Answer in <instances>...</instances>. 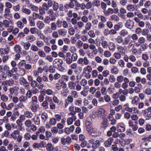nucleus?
Returning a JSON list of instances; mask_svg holds the SVG:
<instances>
[{"label":"nucleus","instance_id":"obj_24","mask_svg":"<svg viewBox=\"0 0 151 151\" xmlns=\"http://www.w3.org/2000/svg\"><path fill=\"white\" fill-rule=\"evenodd\" d=\"M109 47L110 50L114 51L116 48L115 45L113 42H110L109 43Z\"/></svg>","mask_w":151,"mask_h":151},{"label":"nucleus","instance_id":"obj_35","mask_svg":"<svg viewBox=\"0 0 151 151\" xmlns=\"http://www.w3.org/2000/svg\"><path fill=\"white\" fill-rule=\"evenodd\" d=\"M19 100L20 102L23 103L26 100H27V97L22 95L19 97Z\"/></svg>","mask_w":151,"mask_h":151},{"label":"nucleus","instance_id":"obj_30","mask_svg":"<svg viewBox=\"0 0 151 151\" xmlns=\"http://www.w3.org/2000/svg\"><path fill=\"white\" fill-rule=\"evenodd\" d=\"M39 108V105L38 104L33 105L31 106L30 109L34 112H36L37 111V108Z\"/></svg>","mask_w":151,"mask_h":151},{"label":"nucleus","instance_id":"obj_56","mask_svg":"<svg viewBox=\"0 0 151 151\" xmlns=\"http://www.w3.org/2000/svg\"><path fill=\"white\" fill-rule=\"evenodd\" d=\"M78 56L76 53H74L71 56V58L73 61H76L77 59Z\"/></svg>","mask_w":151,"mask_h":151},{"label":"nucleus","instance_id":"obj_8","mask_svg":"<svg viewBox=\"0 0 151 151\" xmlns=\"http://www.w3.org/2000/svg\"><path fill=\"white\" fill-rule=\"evenodd\" d=\"M52 101V99L51 97L46 96L45 98V100L42 103V106L45 109L48 108V103Z\"/></svg>","mask_w":151,"mask_h":151},{"label":"nucleus","instance_id":"obj_1","mask_svg":"<svg viewBox=\"0 0 151 151\" xmlns=\"http://www.w3.org/2000/svg\"><path fill=\"white\" fill-rule=\"evenodd\" d=\"M27 78L28 81L30 82V85L32 87L35 88L37 87L38 89L41 90L44 87L43 84H38L36 81L33 80V78L31 76H28Z\"/></svg>","mask_w":151,"mask_h":151},{"label":"nucleus","instance_id":"obj_40","mask_svg":"<svg viewBox=\"0 0 151 151\" xmlns=\"http://www.w3.org/2000/svg\"><path fill=\"white\" fill-rule=\"evenodd\" d=\"M98 18H100L102 22L105 23L106 22L107 19L106 17L102 15H99L98 16Z\"/></svg>","mask_w":151,"mask_h":151},{"label":"nucleus","instance_id":"obj_13","mask_svg":"<svg viewBox=\"0 0 151 151\" xmlns=\"http://www.w3.org/2000/svg\"><path fill=\"white\" fill-rule=\"evenodd\" d=\"M103 12L105 16H108L114 13V9L111 8H109L107 10H103Z\"/></svg>","mask_w":151,"mask_h":151},{"label":"nucleus","instance_id":"obj_61","mask_svg":"<svg viewBox=\"0 0 151 151\" xmlns=\"http://www.w3.org/2000/svg\"><path fill=\"white\" fill-rule=\"evenodd\" d=\"M9 134V132L7 130H6L4 132L2 133L1 136L2 137H8Z\"/></svg>","mask_w":151,"mask_h":151},{"label":"nucleus","instance_id":"obj_59","mask_svg":"<svg viewBox=\"0 0 151 151\" xmlns=\"http://www.w3.org/2000/svg\"><path fill=\"white\" fill-rule=\"evenodd\" d=\"M144 93L148 95L151 94V89L150 88H146L144 91Z\"/></svg>","mask_w":151,"mask_h":151},{"label":"nucleus","instance_id":"obj_19","mask_svg":"<svg viewBox=\"0 0 151 151\" xmlns=\"http://www.w3.org/2000/svg\"><path fill=\"white\" fill-rule=\"evenodd\" d=\"M68 86L69 88L71 89H75L76 83L72 81L69 82L68 84Z\"/></svg>","mask_w":151,"mask_h":151},{"label":"nucleus","instance_id":"obj_25","mask_svg":"<svg viewBox=\"0 0 151 151\" xmlns=\"http://www.w3.org/2000/svg\"><path fill=\"white\" fill-rule=\"evenodd\" d=\"M5 83L10 86H12L14 83V81L12 79H10L5 81Z\"/></svg>","mask_w":151,"mask_h":151},{"label":"nucleus","instance_id":"obj_51","mask_svg":"<svg viewBox=\"0 0 151 151\" xmlns=\"http://www.w3.org/2000/svg\"><path fill=\"white\" fill-rule=\"evenodd\" d=\"M35 124L39 125L40 123V120L39 117L37 116L35 119H33Z\"/></svg>","mask_w":151,"mask_h":151},{"label":"nucleus","instance_id":"obj_10","mask_svg":"<svg viewBox=\"0 0 151 151\" xmlns=\"http://www.w3.org/2000/svg\"><path fill=\"white\" fill-rule=\"evenodd\" d=\"M113 141L112 137L109 138L107 140L104 142V145L106 147H109L111 145L112 142Z\"/></svg>","mask_w":151,"mask_h":151},{"label":"nucleus","instance_id":"obj_38","mask_svg":"<svg viewBox=\"0 0 151 151\" xmlns=\"http://www.w3.org/2000/svg\"><path fill=\"white\" fill-rule=\"evenodd\" d=\"M44 43L41 40H38L36 41V45L39 47H40L44 45Z\"/></svg>","mask_w":151,"mask_h":151},{"label":"nucleus","instance_id":"obj_9","mask_svg":"<svg viewBox=\"0 0 151 151\" xmlns=\"http://www.w3.org/2000/svg\"><path fill=\"white\" fill-rule=\"evenodd\" d=\"M125 26L127 28L132 29L134 26V22L133 21L131 20L128 19L126 22Z\"/></svg>","mask_w":151,"mask_h":151},{"label":"nucleus","instance_id":"obj_57","mask_svg":"<svg viewBox=\"0 0 151 151\" xmlns=\"http://www.w3.org/2000/svg\"><path fill=\"white\" fill-rule=\"evenodd\" d=\"M17 27L21 29H22L24 27V24L21 21H18L17 22Z\"/></svg>","mask_w":151,"mask_h":151},{"label":"nucleus","instance_id":"obj_17","mask_svg":"<svg viewBox=\"0 0 151 151\" xmlns=\"http://www.w3.org/2000/svg\"><path fill=\"white\" fill-rule=\"evenodd\" d=\"M37 27L40 29H42L45 26L43 22L41 21H39L37 23Z\"/></svg>","mask_w":151,"mask_h":151},{"label":"nucleus","instance_id":"obj_49","mask_svg":"<svg viewBox=\"0 0 151 151\" xmlns=\"http://www.w3.org/2000/svg\"><path fill=\"white\" fill-rule=\"evenodd\" d=\"M43 92H45V93H46L48 95H51L53 93L52 91L50 89H48L47 90L44 89Z\"/></svg>","mask_w":151,"mask_h":151},{"label":"nucleus","instance_id":"obj_37","mask_svg":"<svg viewBox=\"0 0 151 151\" xmlns=\"http://www.w3.org/2000/svg\"><path fill=\"white\" fill-rule=\"evenodd\" d=\"M24 115L25 116L29 118H31L33 116L32 114L28 111L25 112L24 113Z\"/></svg>","mask_w":151,"mask_h":151},{"label":"nucleus","instance_id":"obj_21","mask_svg":"<svg viewBox=\"0 0 151 151\" xmlns=\"http://www.w3.org/2000/svg\"><path fill=\"white\" fill-rule=\"evenodd\" d=\"M117 49L119 52L121 53L122 55H124L125 51L124 47L122 46H119L117 47Z\"/></svg>","mask_w":151,"mask_h":151},{"label":"nucleus","instance_id":"obj_54","mask_svg":"<svg viewBox=\"0 0 151 151\" xmlns=\"http://www.w3.org/2000/svg\"><path fill=\"white\" fill-rule=\"evenodd\" d=\"M1 99L3 101H6L8 100V97L7 96L4 95H2L1 96Z\"/></svg>","mask_w":151,"mask_h":151},{"label":"nucleus","instance_id":"obj_15","mask_svg":"<svg viewBox=\"0 0 151 151\" xmlns=\"http://www.w3.org/2000/svg\"><path fill=\"white\" fill-rule=\"evenodd\" d=\"M45 147L48 151H53L55 149L51 143H48L47 145H46Z\"/></svg>","mask_w":151,"mask_h":151},{"label":"nucleus","instance_id":"obj_14","mask_svg":"<svg viewBox=\"0 0 151 151\" xmlns=\"http://www.w3.org/2000/svg\"><path fill=\"white\" fill-rule=\"evenodd\" d=\"M58 33L60 36H64L66 35L67 31L65 29H60L58 30Z\"/></svg>","mask_w":151,"mask_h":151},{"label":"nucleus","instance_id":"obj_4","mask_svg":"<svg viewBox=\"0 0 151 151\" xmlns=\"http://www.w3.org/2000/svg\"><path fill=\"white\" fill-rule=\"evenodd\" d=\"M87 131L90 134L94 137L99 136L101 134V132L100 130L94 127L90 128H88Z\"/></svg>","mask_w":151,"mask_h":151},{"label":"nucleus","instance_id":"obj_53","mask_svg":"<svg viewBox=\"0 0 151 151\" xmlns=\"http://www.w3.org/2000/svg\"><path fill=\"white\" fill-rule=\"evenodd\" d=\"M55 119L56 121L59 122L62 118V116L59 114H56L55 115Z\"/></svg>","mask_w":151,"mask_h":151},{"label":"nucleus","instance_id":"obj_63","mask_svg":"<svg viewBox=\"0 0 151 151\" xmlns=\"http://www.w3.org/2000/svg\"><path fill=\"white\" fill-rule=\"evenodd\" d=\"M101 45L104 48H106L108 47L107 42L106 41H103L101 42Z\"/></svg>","mask_w":151,"mask_h":151},{"label":"nucleus","instance_id":"obj_5","mask_svg":"<svg viewBox=\"0 0 151 151\" xmlns=\"http://www.w3.org/2000/svg\"><path fill=\"white\" fill-rule=\"evenodd\" d=\"M68 110L70 111L69 114L71 115L76 114V113H79L81 111V109L80 108L77 107H75L73 105L69 107Z\"/></svg>","mask_w":151,"mask_h":151},{"label":"nucleus","instance_id":"obj_58","mask_svg":"<svg viewBox=\"0 0 151 151\" xmlns=\"http://www.w3.org/2000/svg\"><path fill=\"white\" fill-rule=\"evenodd\" d=\"M91 23L90 22H88L86 23L85 26V29L87 30H89L91 29Z\"/></svg>","mask_w":151,"mask_h":151},{"label":"nucleus","instance_id":"obj_55","mask_svg":"<svg viewBox=\"0 0 151 151\" xmlns=\"http://www.w3.org/2000/svg\"><path fill=\"white\" fill-rule=\"evenodd\" d=\"M124 77L122 76H119L117 78L116 80L119 83H121L122 82L123 80Z\"/></svg>","mask_w":151,"mask_h":151},{"label":"nucleus","instance_id":"obj_47","mask_svg":"<svg viewBox=\"0 0 151 151\" xmlns=\"http://www.w3.org/2000/svg\"><path fill=\"white\" fill-rule=\"evenodd\" d=\"M49 123L51 125H54L56 123L57 121L55 118H52L50 119Z\"/></svg>","mask_w":151,"mask_h":151},{"label":"nucleus","instance_id":"obj_16","mask_svg":"<svg viewBox=\"0 0 151 151\" xmlns=\"http://www.w3.org/2000/svg\"><path fill=\"white\" fill-rule=\"evenodd\" d=\"M105 112V110L103 109H99V110L97 112V114L98 115L97 116V117H99L101 116H103L104 114V113Z\"/></svg>","mask_w":151,"mask_h":151},{"label":"nucleus","instance_id":"obj_39","mask_svg":"<svg viewBox=\"0 0 151 151\" xmlns=\"http://www.w3.org/2000/svg\"><path fill=\"white\" fill-rule=\"evenodd\" d=\"M38 30V29L35 27L32 28L30 29V32L31 34H34L37 33Z\"/></svg>","mask_w":151,"mask_h":151},{"label":"nucleus","instance_id":"obj_12","mask_svg":"<svg viewBox=\"0 0 151 151\" xmlns=\"http://www.w3.org/2000/svg\"><path fill=\"white\" fill-rule=\"evenodd\" d=\"M132 40V39L130 35H129L124 38L123 44L124 45H126L130 43Z\"/></svg>","mask_w":151,"mask_h":151},{"label":"nucleus","instance_id":"obj_18","mask_svg":"<svg viewBox=\"0 0 151 151\" xmlns=\"http://www.w3.org/2000/svg\"><path fill=\"white\" fill-rule=\"evenodd\" d=\"M100 142L98 140H96L94 143L93 144L92 146V148L93 149H96L100 145Z\"/></svg>","mask_w":151,"mask_h":151},{"label":"nucleus","instance_id":"obj_42","mask_svg":"<svg viewBox=\"0 0 151 151\" xmlns=\"http://www.w3.org/2000/svg\"><path fill=\"white\" fill-rule=\"evenodd\" d=\"M111 72L113 74H116L118 73V70L116 66H113V68L111 69Z\"/></svg>","mask_w":151,"mask_h":151},{"label":"nucleus","instance_id":"obj_31","mask_svg":"<svg viewBox=\"0 0 151 151\" xmlns=\"http://www.w3.org/2000/svg\"><path fill=\"white\" fill-rule=\"evenodd\" d=\"M29 25L31 26H34L35 25V20L32 18V17H30L29 18Z\"/></svg>","mask_w":151,"mask_h":151},{"label":"nucleus","instance_id":"obj_34","mask_svg":"<svg viewBox=\"0 0 151 151\" xmlns=\"http://www.w3.org/2000/svg\"><path fill=\"white\" fill-rule=\"evenodd\" d=\"M127 10L131 12L133 11L135 9V7L134 6V5L131 4L127 6Z\"/></svg>","mask_w":151,"mask_h":151},{"label":"nucleus","instance_id":"obj_62","mask_svg":"<svg viewBox=\"0 0 151 151\" xmlns=\"http://www.w3.org/2000/svg\"><path fill=\"white\" fill-rule=\"evenodd\" d=\"M38 54L41 57H44L46 55V54L43 51L39 50L38 52Z\"/></svg>","mask_w":151,"mask_h":151},{"label":"nucleus","instance_id":"obj_22","mask_svg":"<svg viewBox=\"0 0 151 151\" xmlns=\"http://www.w3.org/2000/svg\"><path fill=\"white\" fill-rule=\"evenodd\" d=\"M26 39L29 41V42H32L34 41L35 40L36 38L33 35H31L28 36L26 37Z\"/></svg>","mask_w":151,"mask_h":151},{"label":"nucleus","instance_id":"obj_48","mask_svg":"<svg viewBox=\"0 0 151 151\" xmlns=\"http://www.w3.org/2000/svg\"><path fill=\"white\" fill-rule=\"evenodd\" d=\"M100 1L99 0L96 1L92 2V5L93 6H100Z\"/></svg>","mask_w":151,"mask_h":151},{"label":"nucleus","instance_id":"obj_44","mask_svg":"<svg viewBox=\"0 0 151 151\" xmlns=\"http://www.w3.org/2000/svg\"><path fill=\"white\" fill-rule=\"evenodd\" d=\"M31 49L34 52H37L39 50V49L35 45H32L31 47Z\"/></svg>","mask_w":151,"mask_h":151},{"label":"nucleus","instance_id":"obj_28","mask_svg":"<svg viewBox=\"0 0 151 151\" xmlns=\"http://www.w3.org/2000/svg\"><path fill=\"white\" fill-rule=\"evenodd\" d=\"M41 118L42 121L45 122L48 118V115L47 113L43 112L42 114Z\"/></svg>","mask_w":151,"mask_h":151},{"label":"nucleus","instance_id":"obj_43","mask_svg":"<svg viewBox=\"0 0 151 151\" xmlns=\"http://www.w3.org/2000/svg\"><path fill=\"white\" fill-rule=\"evenodd\" d=\"M128 34V32L125 29L122 30L120 33V35L123 37L126 35Z\"/></svg>","mask_w":151,"mask_h":151},{"label":"nucleus","instance_id":"obj_32","mask_svg":"<svg viewBox=\"0 0 151 151\" xmlns=\"http://www.w3.org/2000/svg\"><path fill=\"white\" fill-rule=\"evenodd\" d=\"M59 6V5L58 3L54 1L53 6V9L55 11H57L58 9Z\"/></svg>","mask_w":151,"mask_h":151},{"label":"nucleus","instance_id":"obj_64","mask_svg":"<svg viewBox=\"0 0 151 151\" xmlns=\"http://www.w3.org/2000/svg\"><path fill=\"white\" fill-rule=\"evenodd\" d=\"M104 99L106 102H109L111 100L110 96L108 95H106L104 96Z\"/></svg>","mask_w":151,"mask_h":151},{"label":"nucleus","instance_id":"obj_7","mask_svg":"<svg viewBox=\"0 0 151 151\" xmlns=\"http://www.w3.org/2000/svg\"><path fill=\"white\" fill-rule=\"evenodd\" d=\"M46 144V142L44 141H42L40 142L39 143L35 142L34 143L33 145V147L34 148H42L43 147H45Z\"/></svg>","mask_w":151,"mask_h":151},{"label":"nucleus","instance_id":"obj_23","mask_svg":"<svg viewBox=\"0 0 151 151\" xmlns=\"http://www.w3.org/2000/svg\"><path fill=\"white\" fill-rule=\"evenodd\" d=\"M111 18L112 20L118 22L119 20V18L117 15L113 14L111 16Z\"/></svg>","mask_w":151,"mask_h":151},{"label":"nucleus","instance_id":"obj_41","mask_svg":"<svg viewBox=\"0 0 151 151\" xmlns=\"http://www.w3.org/2000/svg\"><path fill=\"white\" fill-rule=\"evenodd\" d=\"M148 46V45L146 43L142 44L140 47V50L141 51L145 50L147 48Z\"/></svg>","mask_w":151,"mask_h":151},{"label":"nucleus","instance_id":"obj_3","mask_svg":"<svg viewBox=\"0 0 151 151\" xmlns=\"http://www.w3.org/2000/svg\"><path fill=\"white\" fill-rule=\"evenodd\" d=\"M20 132L18 130H15L10 135L11 138L14 140H17L18 143H20L22 141V136L20 135Z\"/></svg>","mask_w":151,"mask_h":151},{"label":"nucleus","instance_id":"obj_26","mask_svg":"<svg viewBox=\"0 0 151 151\" xmlns=\"http://www.w3.org/2000/svg\"><path fill=\"white\" fill-rule=\"evenodd\" d=\"M19 82L22 85H24L26 83H28V82L24 77H22L19 79Z\"/></svg>","mask_w":151,"mask_h":151},{"label":"nucleus","instance_id":"obj_11","mask_svg":"<svg viewBox=\"0 0 151 151\" xmlns=\"http://www.w3.org/2000/svg\"><path fill=\"white\" fill-rule=\"evenodd\" d=\"M108 120L106 118H104L101 124V128L105 129L108 125Z\"/></svg>","mask_w":151,"mask_h":151},{"label":"nucleus","instance_id":"obj_6","mask_svg":"<svg viewBox=\"0 0 151 151\" xmlns=\"http://www.w3.org/2000/svg\"><path fill=\"white\" fill-rule=\"evenodd\" d=\"M61 143L63 145H70L71 142V138L70 137H68L66 138L63 137L61 139Z\"/></svg>","mask_w":151,"mask_h":151},{"label":"nucleus","instance_id":"obj_2","mask_svg":"<svg viewBox=\"0 0 151 151\" xmlns=\"http://www.w3.org/2000/svg\"><path fill=\"white\" fill-rule=\"evenodd\" d=\"M63 64V60L59 59H55L53 62L54 67L60 70H63L64 69V68L62 66Z\"/></svg>","mask_w":151,"mask_h":151},{"label":"nucleus","instance_id":"obj_50","mask_svg":"<svg viewBox=\"0 0 151 151\" xmlns=\"http://www.w3.org/2000/svg\"><path fill=\"white\" fill-rule=\"evenodd\" d=\"M22 12L27 14H29L31 13V11L29 9L25 8H23L22 9Z\"/></svg>","mask_w":151,"mask_h":151},{"label":"nucleus","instance_id":"obj_36","mask_svg":"<svg viewBox=\"0 0 151 151\" xmlns=\"http://www.w3.org/2000/svg\"><path fill=\"white\" fill-rule=\"evenodd\" d=\"M116 42L119 43H121L123 42V38L120 36H118L116 39Z\"/></svg>","mask_w":151,"mask_h":151},{"label":"nucleus","instance_id":"obj_27","mask_svg":"<svg viewBox=\"0 0 151 151\" xmlns=\"http://www.w3.org/2000/svg\"><path fill=\"white\" fill-rule=\"evenodd\" d=\"M22 45L25 50H28L29 47L31 46V44L29 42H26L25 43H23Z\"/></svg>","mask_w":151,"mask_h":151},{"label":"nucleus","instance_id":"obj_20","mask_svg":"<svg viewBox=\"0 0 151 151\" xmlns=\"http://www.w3.org/2000/svg\"><path fill=\"white\" fill-rule=\"evenodd\" d=\"M139 101L140 100L139 97L137 96H135L132 101V104H135L136 105H137L139 103Z\"/></svg>","mask_w":151,"mask_h":151},{"label":"nucleus","instance_id":"obj_33","mask_svg":"<svg viewBox=\"0 0 151 151\" xmlns=\"http://www.w3.org/2000/svg\"><path fill=\"white\" fill-rule=\"evenodd\" d=\"M86 125L87 126L86 129L87 131L88 128H90L93 126L92 125V123L91 122L86 121Z\"/></svg>","mask_w":151,"mask_h":151},{"label":"nucleus","instance_id":"obj_46","mask_svg":"<svg viewBox=\"0 0 151 151\" xmlns=\"http://www.w3.org/2000/svg\"><path fill=\"white\" fill-rule=\"evenodd\" d=\"M72 96L75 98H76L78 97V96L77 92L76 91H72L71 93Z\"/></svg>","mask_w":151,"mask_h":151},{"label":"nucleus","instance_id":"obj_60","mask_svg":"<svg viewBox=\"0 0 151 151\" xmlns=\"http://www.w3.org/2000/svg\"><path fill=\"white\" fill-rule=\"evenodd\" d=\"M50 108L51 109H54L55 108V104L53 103L52 100L50 102Z\"/></svg>","mask_w":151,"mask_h":151},{"label":"nucleus","instance_id":"obj_52","mask_svg":"<svg viewBox=\"0 0 151 151\" xmlns=\"http://www.w3.org/2000/svg\"><path fill=\"white\" fill-rule=\"evenodd\" d=\"M20 46L19 45H16L15 46L14 49V51L18 53H19L20 51Z\"/></svg>","mask_w":151,"mask_h":151},{"label":"nucleus","instance_id":"obj_29","mask_svg":"<svg viewBox=\"0 0 151 151\" xmlns=\"http://www.w3.org/2000/svg\"><path fill=\"white\" fill-rule=\"evenodd\" d=\"M125 130V127L124 126H122L121 125L118 126L117 131L119 132H123Z\"/></svg>","mask_w":151,"mask_h":151},{"label":"nucleus","instance_id":"obj_45","mask_svg":"<svg viewBox=\"0 0 151 151\" xmlns=\"http://www.w3.org/2000/svg\"><path fill=\"white\" fill-rule=\"evenodd\" d=\"M24 124L27 127H29L32 124V122L30 120L28 119L25 122Z\"/></svg>","mask_w":151,"mask_h":151}]
</instances>
